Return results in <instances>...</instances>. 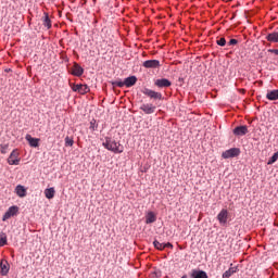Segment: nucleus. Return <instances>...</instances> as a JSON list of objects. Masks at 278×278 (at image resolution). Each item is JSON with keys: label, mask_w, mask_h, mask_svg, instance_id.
<instances>
[{"label": "nucleus", "mask_w": 278, "mask_h": 278, "mask_svg": "<svg viewBox=\"0 0 278 278\" xmlns=\"http://www.w3.org/2000/svg\"><path fill=\"white\" fill-rule=\"evenodd\" d=\"M72 75L75 77H81L84 75V67L75 63L72 70Z\"/></svg>", "instance_id": "ddd939ff"}, {"label": "nucleus", "mask_w": 278, "mask_h": 278, "mask_svg": "<svg viewBox=\"0 0 278 278\" xmlns=\"http://www.w3.org/2000/svg\"><path fill=\"white\" fill-rule=\"evenodd\" d=\"M8 164L10 166H18L21 164V152L18 149H14L8 157Z\"/></svg>", "instance_id": "f03ea898"}, {"label": "nucleus", "mask_w": 278, "mask_h": 278, "mask_svg": "<svg viewBox=\"0 0 278 278\" xmlns=\"http://www.w3.org/2000/svg\"><path fill=\"white\" fill-rule=\"evenodd\" d=\"M238 271V267H230L228 270H226L224 274H223V278H229L231 277V275H235V273Z\"/></svg>", "instance_id": "4be33fe9"}, {"label": "nucleus", "mask_w": 278, "mask_h": 278, "mask_svg": "<svg viewBox=\"0 0 278 278\" xmlns=\"http://www.w3.org/2000/svg\"><path fill=\"white\" fill-rule=\"evenodd\" d=\"M46 199H53L55 197V188L51 187L45 190Z\"/></svg>", "instance_id": "412c9836"}, {"label": "nucleus", "mask_w": 278, "mask_h": 278, "mask_svg": "<svg viewBox=\"0 0 278 278\" xmlns=\"http://www.w3.org/2000/svg\"><path fill=\"white\" fill-rule=\"evenodd\" d=\"M165 249H173V245L170 242L164 243Z\"/></svg>", "instance_id": "2f4dec72"}, {"label": "nucleus", "mask_w": 278, "mask_h": 278, "mask_svg": "<svg viewBox=\"0 0 278 278\" xmlns=\"http://www.w3.org/2000/svg\"><path fill=\"white\" fill-rule=\"evenodd\" d=\"M238 155H240V149L231 148L223 152L222 157H224V160H229L230 157H238Z\"/></svg>", "instance_id": "20e7f679"}, {"label": "nucleus", "mask_w": 278, "mask_h": 278, "mask_svg": "<svg viewBox=\"0 0 278 278\" xmlns=\"http://www.w3.org/2000/svg\"><path fill=\"white\" fill-rule=\"evenodd\" d=\"M137 81H138V78L136 76H129L125 78L124 84L126 88H131V86H136Z\"/></svg>", "instance_id": "4468645a"}, {"label": "nucleus", "mask_w": 278, "mask_h": 278, "mask_svg": "<svg viewBox=\"0 0 278 278\" xmlns=\"http://www.w3.org/2000/svg\"><path fill=\"white\" fill-rule=\"evenodd\" d=\"M90 125H91L90 128L94 131V129L97 127V126H94V122H91Z\"/></svg>", "instance_id": "473e14b6"}, {"label": "nucleus", "mask_w": 278, "mask_h": 278, "mask_svg": "<svg viewBox=\"0 0 278 278\" xmlns=\"http://www.w3.org/2000/svg\"><path fill=\"white\" fill-rule=\"evenodd\" d=\"M8 273H10V263H8L7 260H1L0 261V275L2 277L8 276Z\"/></svg>", "instance_id": "9d476101"}, {"label": "nucleus", "mask_w": 278, "mask_h": 278, "mask_svg": "<svg viewBox=\"0 0 278 278\" xmlns=\"http://www.w3.org/2000/svg\"><path fill=\"white\" fill-rule=\"evenodd\" d=\"M236 45H238V39H230L229 42H228L229 47H233Z\"/></svg>", "instance_id": "c756f323"}, {"label": "nucleus", "mask_w": 278, "mask_h": 278, "mask_svg": "<svg viewBox=\"0 0 278 278\" xmlns=\"http://www.w3.org/2000/svg\"><path fill=\"white\" fill-rule=\"evenodd\" d=\"M18 214V206H10L9 210L4 213L2 220H9L12 216H16Z\"/></svg>", "instance_id": "423d86ee"}, {"label": "nucleus", "mask_w": 278, "mask_h": 278, "mask_svg": "<svg viewBox=\"0 0 278 278\" xmlns=\"http://www.w3.org/2000/svg\"><path fill=\"white\" fill-rule=\"evenodd\" d=\"M232 134L238 137L247 136L249 134V127L248 126H237Z\"/></svg>", "instance_id": "1a4fd4ad"}, {"label": "nucleus", "mask_w": 278, "mask_h": 278, "mask_svg": "<svg viewBox=\"0 0 278 278\" xmlns=\"http://www.w3.org/2000/svg\"><path fill=\"white\" fill-rule=\"evenodd\" d=\"M216 43L219 47H225V45H227V40L225 39V37H222V38L217 39Z\"/></svg>", "instance_id": "cd10ccee"}, {"label": "nucleus", "mask_w": 278, "mask_h": 278, "mask_svg": "<svg viewBox=\"0 0 278 278\" xmlns=\"http://www.w3.org/2000/svg\"><path fill=\"white\" fill-rule=\"evenodd\" d=\"M25 139L27 140L28 144H30V147H38L40 139L38 138H34L31 137V135H26Z\"/></svg>", "instance_id": "f3484780"}, {"label": "nucleus", "mask_w": 278, "mask_h": 278, "mask_svg": "<svg viewBox=\"0 0 278 278\" xmlns=\"http://www.w3.org/2000/svg\"><path fill=\"white\" fill-rule=\"evenodd\" d=\"M192 278H207V273L203 270L193 269L191 273Z\"/></svg>", "instance_id": "aec40b11"}, {"label": "nucleus", "mask_w": 278, "mask_h": 278, "mask_svg": "<svg viewBox=\"0 0 278 278\" xmlns=\"http://www.w3.org/2000/svg\"><path fill=\"white\" fill-rule=\"evenodd\" d=\"M139 110L144 114H155L156 108L152 103H143L140 105Z\"/></svg>", "instance_id": "39448f33"}, {"label": "nucleus", "mask_w": 278, "mask_h": 278, "mask_svg": "<svg viewBox=\"0 0 278 278\" xmlns=\"http://www.w3.org/2000/svg\"><path fill=\"white\" fill-rule=\"evenodd\" d=\"M41 21L43 23V26L47 27V29H51L52 24H51V17H49V13L45 12Z\"/></svg>", "instance_id": "dca6fc26"}, {"label": "nucleus", "mask_w": 278, "mask_h": 278, "mask_svg": "<svg viewBox=\"0 0 278 278\" xmlns=\"http://www.w3.org/2000/svg\"><path fill=\"white\" fill-rule=\"evenodd\" d=\"M155 220H157V216H155V213L149 212L146 215V224L147 225H151L152 223H155Z\"/></svg>", "instance_id": "a211bd4d"}, {"label": "nucleus", "mask_w": 278, "mask_h": 278, "mask_svg": "<svg viewBox=\"0 0 278 278\" xmlns=\"http://www.w3.org/2000/svg\"><path fill=\"white\" fill-rule=\"evenodd\" d=\"M8 244V236L4 232H0V247Z\"/></svg>", "instance_id": "5701e85b"}, {"label": "nucleus", "mask_w": 278, "mask_h": 278, "mask_svg": "<svg viewBox=\"0 0 278 278\" xmlns=\"http://www.w3.org/2000/svg\"><path fill=\"white\" fill-rule=\"evenodd\" d=\"M72 89L74 92H78L79 94H87V92H90L88 85H73Z\"/></svg>", "instance_id": "6e6552de"}, {"label": "nucleus", "mask_w": 278, "mask_h": 278, "mask_svg": "<svg viewBox=\"0 0 278 278\" xmlns=\"http://www.w3.org/2000/svg\"><path fill=\"white\" fill-rule=\"evenodd\" d=\"M266 99H268V101H277L278 100V89L268 91L266 94Z\"/></svg>", "instance_id": "6ab92c4d"}, {"label": "nucleus", "mask_w": 278, "mask_h": 278, "mask_svg": "<svg viewBox=\"0 0 278 278\" xmlns=\"http://www.w3.org/2000/svg\"><path fill=\"white\" fill-rule=\"evenodd\" d=\"M142 66L144 68H160V61L159 60H148L144 61Z\"/></svg>", "instance_id": "9b49d317"}, {"label": "nucleus", "mask_w": 278, "mask_h": 278, "mask_svg": "<svg viewBox=\"0 0 278 278\" xmlns=\"http://www.w3.org/2000/svg\"><path fill=\"white\" fill-rule=\"evenodd\" d=\"M278 160V152L274 153V155L268 160L267 164H275V162H277Z\"/></svg>", "instance_id": "a878e982"}, {"label": "nucleus", "mask_w": 278, "mask_h": 278, "mask_svg": "<svg viewBox=\"0 0 278 278\" xmlns=\"http://www.w3.org/2000/svg\"><path fill=\"white\" fill-rule=\"evenodd\" d=\"M75 144V141L71 137L65 138V147H73Z\"/></svg>", "instance_id": "bb28decb"}, {"label": "nucleus", "mask_w": 278, "mask_h": 278, "mask_svg": "<svg viewBox=\"0 0 278 278\" xmlns=\"http://www.w3.org/2000/svg\"><path fill=\"white\" fill-rule=\"evenodd\" d=\"M102 147L108 149V151H112V153H123L124 148L119 142H116L112 137H105Z\"/></svg>", "instance_id": "f257e3e1"}, {"label": "nucleus", "mask_w": 278, "mask_h": 278, "mask_svg": "<svg viewBox=\"0 0 278 278\" xmlns=\"http://www.w3.org/2000/svg\"><path fill=\"white\" fill-rule=\"evenodd\" d=\"M229 218V212L226 208H223L218 215L217 220L220 225H227V219Z\"/></svg>", "instance_id": "0eeeda50"}, {"label": "nucleus", "mask_w": 278, "mask_h": 278, "mask_svg": "<svg viewBox=\"0 0 278 278\" xmlns=\"http://www.w3.org/2000/svg\"><path fill=\"white\" fill-rule=\"evenodd\" d=\"M15 192L21 199L27 197V189H25V187L22 185L16 186Z\"/></svg>", "instance_id": "2eb2a0df"}, {"label": "nucleus", "mask_w": 278, "mask_h": 278, "mask_svg": "<svg viewBox=\"0 0 278 278\" xmlns=\"http://www.w3.org/2000/svg\"><path fill=\"white\" fill-rule=\"evenodd\" d=\"M153 245L157 249V251H164L166 249V245L164 243H160V241L154 240Z\"/></svg>", "instance_id": "b1692460"}, {"label": "nucleus", "mask_w": 278, "mask_h": 278, "mask_svg": "<svg viewBox=\"0 0 278 278\" xmlns=\"http://www.w3.org/2000/svg\"><path fill=\"white\" fill-rule=\"evenodd\" d=\"M268 51L269 53H275V55H278V49H270Z\"/></svg>", "instance_id": "7c9ffc66"}, {"label": "nucleus", "mask_w": 278, "mask_h": 278, "mask_svg": "<svg viewBox=\"0 0 278 278\" xmlns=\"http://www.w3.org/2000/svg\"><path fill=\"white\" fill-rule=\"evenodd\" d=\"M142 94H146V97H149V99H153L154 101H163L164 97L162 96L161 92L153 91L149 88L142 89Z\"/></svg>", "instance_id": "7ed1b4c3"}, {"label": "nucleus", "mask_w": 278, "mask_h": 278, "mask_svg": "<svg viewBox=\"0 0 278 278\" xmlns=\"http://www.w3.org/2000/svg\"><path fill=\"white\" fill-rule=\"evenodd\" d=\"M8 149H10V144L4 143L0 146V152L5 155V153H8Z\"/></svg>", "instance_id": "393cba45"}, {"label": "nucleus", "mask_w": 278, "mask_h": 278, "mask_svg": "<svg viewBox=\"0 0 278 278\" xmlns=\"http://www.w3.org/2000/svg\"><path fill=\"white\" fill-rule=\"evenodd\" d=\"M113 86H117V88H123L125 86V81H121V80L114 81Z\"/></svg>", "instance_id": "c85d7f7f"}, {"label": "nucleus", "mask_w": 278, "mask_h": 278, "mask_svg": "<svg viewBox=\"0 0 278 278\" xmlns=\"http://www.w3.org/2000/svg\"><path fill=\"white\" fill-rule=\"evenodd\" d=\"M154 85L157 86V88H169V86H172V83L166 78H161L156 79Z\"/></svg>", "instance_id": "f8f14e48"}]
</instances>
